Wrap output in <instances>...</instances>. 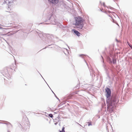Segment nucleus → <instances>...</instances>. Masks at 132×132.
<instances>
[{
	"instance_id": "4",
	"label": "nucleus",
	"mask_w": 132,
	"mask_h": 132,
	"mask_svg": "<svg viewBox=\"0 0 132 132\" xmlns=\"http://www.w3.org/2000/svg\"><path fill=\"white\" fill-rule=\"evenodd\" d=\"M73 32L78 36H79L80 35V33L75 29H73Z\"/></svg>"
},
{
	"instance_id": "3",
	"label": "nucleus",
	"mask_w": 132,
	"mask_h": 132,
	"mask_svg": "<svg viewBox=\"0 0 132 132\" xmlns=\"http://www.w3.org/2000/svg\"><path fill=\"white\" fill-rule=\"evenodd\" d=\"M51 2L52 3L55 4L58 2V0H48Z\"/></svg>"
},
{
	"instance_id": "6",
	"label": "nucleus",
	"mask_w": 132,
	"mask_h": 132,
	"mask_svg": "<svg viewBox=\"0 0 132 132\" xmlns=\"http://www.w3.org/2000/svg\"><path fill=\"white\" fill-rule=\"evenodd\" d=\"M87 123H88V126L92 125V122H87Z\"/></svg>"
},
{
	"instance_id": "5",
	"label": "nucleus",
	"mask_w": 132,
	"mask_h": 132,
	"mask_svg": "<svg viewBox=\"0 0 132 132\" xmlns=\"http://www.w3.org/2000/svg\"><path fill=\"white\" fill-rule=\"evenodd\" d=\"M127 43L129 46L132 49V45L128 42H127Z\"/></svg>"
},
{
	"instance_id": "13",
	"label": "nucleus",
	"mask_w": 132,
	"mask_h": 132,
	"mask_svg": "<svg viewBox=\"0 0 132 132\" xmlns=\"http://www.w3.org/2000/svg\"><path fill=\"white\" fill-rule=\"evenodd\" d=\"M113 110V108H112V110Z\"/></svg>"
},
{
	"instance_id": "9",
	"label": "nucleus",
	"mask_w": 132,
	"mask_h": 132,
	"mask_svg": "<svg viewBox=\"0 0 132 132\" xmlns=\"http://www.w3.org/2000/svg\"><path fill=\"white\" fill-rule=\"evenodd\" d=\"M49 116L51 118H52L53 116V115L51 114H49Z\"/></svg>"
},
{
	"instance_id": "10",
	"label": "nucleus",
	"mask_w": 132,
	"mask_h": 132,
	"mask_svg": "<svg viewBox=\"0 0 132 132\" xmlns=\"http://www.w3.org/2000/svg\"><path fill=\"white\" fill-rule=\"evenodd\" d=\"M116 60H113V62L114 63H115L116 62Z\"/></svg>"
},
{
	"instance_id": "2",
	"label": "nucleus",
	"mask_w": 132,
	"mask_h": 132,
	"mask_svg": "<svg viewBox=\"0 0 132 132\" xmlns=\"http://www.w3.org/2000/svg\"><path fill=\"white\" fill-rule=\"evenodd\" d=\"M105 92L106 93V96L108 99L107 100V102L110 103L112 101L110 100V97L111 96V92L110 88H107L105 89Z\"/></svg>"
},
{
	"instance_id": "11",
	"label": "nucleus",
	"mask_w": 132,
	"mask_h": 132,
	"mask_svg": "<svg viewBox=\"0 0 132 132\" xmlns=\"http://www.w3.org/2000/svg\"><path fill=\"white\" fill-rule=\"evenodd\" d=\"M115 101H116L115 99H114V100H113V101L114 102H115Z\"/></svg>"
},
{
	"instance_id": "8",
	"label": "nucleus",
	"mask_w": 132,
	"mask_h": 132,
	"mask_svg": "<svg viewBox=\"0 0 132 132\" xmlns=\"http://www.w3.org/2000/svg\"><path fill=\"white\" fill-rule=\"evenodd\" d=\"M79 56L80 57H84V56H85V55L84 54H80L79 55Z\"/></svg>"
},
{
	"instance_id": "7",
	"label": "nucleus",
	"mask_w": 132,
	"mask_h": 132,
	"mask_svg": "<svg viewBox=\"0 0 132 132\" xmlns=\"http://www.w3.org/2000/svg\"><path fill=\"white\" fill-rule=\"evenodd\" d=\"M62 131L63 132H65V131H64V127H63L62 128V130L61 131Z\"/></svg>"
},
{
	"instance_id": "1",
	"label": "nucleus",
	"mask_w": 132,
	"mask_h": 132,
	"mask_svg": "<svg viewBox=\"0 0 132 132\" xmlns=\"http://www.w3.org/2000/svg\"><path fill=\"white\" fill-rule=\"evenodd\" d=\"M85 20L81 17H76L75 18V21L73 24L75 28L82 29L84 25Z\"/></svg>"
},
{
	"instance_id": "12",
	"label": "nucleus",
	"mask_w": 132,
	"mask_h": 132,
	"mask_svg": "<svg viewBox=\"0 0 132 132\" xmlns=\"http://www.w3.org/2000/svg\"><path fill=\"white\" fill-rule=\"evenodd\" d=\"M111 108V106H109V108Z\"/></svg>"
}]
</instances>
